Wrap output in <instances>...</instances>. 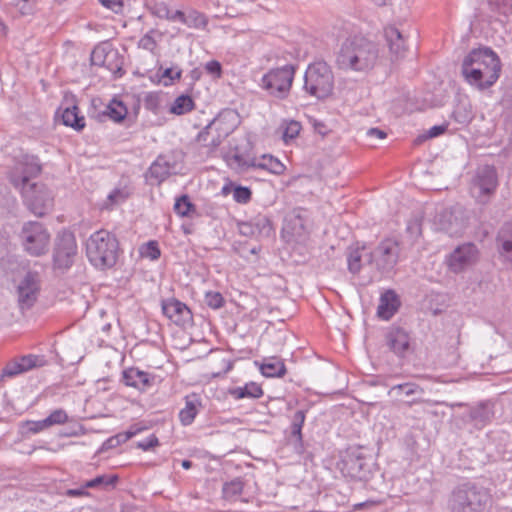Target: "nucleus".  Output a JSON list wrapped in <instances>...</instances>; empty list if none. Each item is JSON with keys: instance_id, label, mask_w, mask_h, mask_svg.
<instances>
[{"instance_id": "nucleus-19", "label": "nucleus", "mask_w": 512, "mask_h": 512, "mask_svg": "<svg viewBox=\"0 0 512 512\" xmlns=\"http://www.w3.org/2000/svg\"><path fill=\"white\" fill-rule=\"evenodd\" d=\"M162 311L167 318L179 326L188 324L193 318L189 307L175 298L162 301Z\"/></svg>"}, {"instance_id": "nucleus-24", "label": "nucleus", "mask_w": 512, "mask_h": 512, "mask_svg": "<svg viewBox=\"0 0 512 512\" xmlns=\"http://www.w3.org/2000/svg\"><path fill=\"white\" fill-rule=\"evenodd\" d=\"M384 37L391 54V60H398L404 57L406 51V39L395 26H388L384 29Z\"/></svg>"}, {"instance_id": "nucleus-14", "label": "nucleus", "mask_w": 512, "mask_h": 512, "mask_svg": "<svg viewBox=\"0 0 512 512\" xmlns=\"http://www.w3.org/2000/svg\"><path fill=\"white\" fill-rule=\"evenodd\" d=\"M478 255L479 250L474 243L459 245L447 258L448 268L453 273H461L477 262Z\"/></svg>"}, {"instance_id": "nucleus-58", "label": "nucleus", "mask_w": 512, "mask_h": 512, "mask_svg": "<svg viewBox=\"0 0 512 512\" xmlns=\"http://www.w3.org/2000/svg\"><path fill=\"white\" fill-rule=\"evenodd\" d=\"M144 106L150 111H157L160 106V97L157 93H148L144 97Z\"/></svg>"}, {"instance_id": "nucleus-2", "label": "nucleus", "mask_w": 512, "mask_h": 512, "mask_svg": "<svg viewBox=\"0 0 512 512\" xmlns=\"http://www.w3.org/2000/svg\"><path fill=\"white\" fill-rule=\"evenodd\" d=\"M499 56L488 47L473 49L463 59L461 71L465 80L479 90L493 86L500 77Z\"/></svg>"}, {"instance_id": "nucleus-39", "label": "nucleus", "mask_w": 512, "mask_h": 512, "mask_svg": "<svg viewBox=\"0 0 512 512\" xmlns=\"http://www.w3.org/2000/svg\"><path fill=\"white\" fill-rule=\"evenodd\" d=\"M194 101L189 95L182 94L178 96L170 108V112L175 115H183L194 109Z\"/></svg>"}, {"instance_id": "nucleus-61", "label": "nucleus", "mask_w": 512, "mask_h": 512, "mask_svg": "<svg viewBox=\"0 0 512 512\" xmlns=\"http://www.w3.org/2000/svg\"><path fill=\"white\" fill-rule=\"evenodd\" d=\"M104 7L114 13H121L124 8V0H98Z\"/></svg>"}, {"instance_id": "nucleus-13", "label": "nucleus", "mask_w": 512, "mask_h": 512, "mask_svg": "<svg viewBox=\"0 0 512 512\" xmlns=\"http://www.w3.org/2000/svg\"><path fill=\"white\" fill-rule=\"evenodd\" d=\"M257 157L254 152V146L248 138L241 139L225 155L227 165L237 173L247 172L256 164Z\"/></svg>"}, {"instance_id": "nucleus-12", "label": "nucleus", "mask_w": 512, "mask_h": 512, "mask_svg": "<svg viewBox=\"0 0 512 512\" xmlns=\"http://www.w3.org/2000/svg\"><path fill=\"white\" fill-rule=\"evenodd\" d=\"M78 253L75 235L68 230L59 232L53 248V268L66 271L72 267Z\"/></svg>"}, {"instance_id": "nucleus-50", "label": "nucleus", "mask_w": 512, "mask_h": 512, "mask_svg": "<svg viewBox=\"0 0 512 512\" xmlns=\"http://www.w3.org/2000/svg\"><path fill=\"white\" fill-rule=\"evenodd\" d=\"M141 255L144 257H147L151 260H157L161 256V251L158 246L157 241L151 240L147 242L142 248H141Z\"/></svg>"}, {"instance_id": "nucleus-49", "label": "nucleus", "mask_w": 512, "mask_h": 512, "mask_svg": "<svg viewBox=\"0 0 512 512\" xmlns=\"http://www.w3.org/2000/svg\"><path fill=\"white\" fill-rule=\"evenodd\" d=\"M252 191L246 186L236 185L233 188V199L240 204H246L251 200Z\"/></svg>"}, {"instance_id": "nucleus-29", "label": "nucleus", "mask_w": 512, "mask_h": 512, "mask_svg": "<svg viewBox=\"0 0 512 512\" xmlns=\"http://www.w3.org/2000/svg\"><path fill=\"white\" fill-rule=\"evenodd\" d=\"M261 373L265 377H282L286 373V366L278 357H267L259 365Z\"/></svg>"}, {"instance_id": "nucleus-7", "label": "nucleus", "mask_w": 512, "mask_h": 512, "mask_svg": "<svg viewBox=\"0 0 512 512\" xmlns=\"http://www.w3.org/2000/svg\"><path fill=\"white\" fill-rule=\"evenodd\" d=\"M23 250L32 257H41L49 251L51 234L39 221H27L18 233Z\"/></svg>"}, {"instance_id": "nucleus-51", "label": "nucleus", "mask_w": 512, "mask_h": 512, "mask_svg": "<svg viewBox=\"0 0 512 512\" xmlns=\"http://www.w3.org/2000/svg\"><path fill=\"white\" fill-rule=\"evenodd\" d=\"M392 391H396L398 395L410 397L417 393H422V389L414 383H404L392 387Z\"/></svg>"}, {"instance_id": "nucleus-53", "label": "nucleus", "mask_w": 512, "mask_h": 512, "mask_svg": "<svg viewBox=\"0 0 512 512\" xmlns=\"http://www.w3.org/2000/svg\"><path fill=\"white\" fill-rule=\"evenodd\" d=\"M154 33H156V30L151 29L143 37H141L138 42V47L150 52H154L157 47V41L153 37Z\"/></svg>"}, {"instance_id": "nucleus-62", "label": "nucleus", "mask_w": 512, "mask_h": 512, "mask_svg": "<svg viewBox=\"0 0 512 512\" xmlns=\"http://www.w3.org/2000/svg\"><path fill=\"white\" fill-rule=\"evenodd\" d=\"M181 74L182 71L180 69L174 71L173 68H166L161 75L162 79H164V85L167 86L171 84L173 80L180 79Z\"/></svg>"}, {"instance_id": "nucleus-4", "label": "nucleus", "mask_w": 512, "mask_h": 512, "mask_svg": "<svg viewBox=\"0 0 512 512\" xmlns=\"http://www.w3.org/2000/svg\"><path fill=\"white\" fill-rule=\"evenodd\" d=\"M448 504L451 512H489L492 498L484 487L467 482L454 488Z\"/></svg>"}, {"instance_id": "nucleus-34", "label": "nucleus", "mask_w": 512, "mask_h": 512, "mask_svg": "<svg viewBox=\"0 0 512 512\" xmlns=\"http://www.w3.org/2000/svg\"><path fill=\"white\" fill-rule=\"evenodd\" d=\"M366 247L365 245L356 248H350L347 255V265L350 273L356 275L362 269V261L366 260Z\"/></svg>"}, {"instance_id": "nucleus-55", "label": "nucleus", "mask_w": 512, "mask_h": 512, "mask_svg": "<svg viewBox=\"0 0 512 512\" xmlns=\"http://www.w3.org/2000/svg\"><path fill=\"white\" fill-rule=\"evenodd\" d=\"M127 198V194L121 189L113 190L107 197L108 203L105 204V208L109 209L114 205L124 202Z\"/></svg>"}, {"instance_id": "nucleus-11", "label": "nucleus", "mask_w": 512, "mask_h": 512, "mask_svg": "<svg viewBox=\"0 0 512 512\" xmlns=\"http://www.w3.org/2000/svg\"><path fill=\"white\" fill-rule=\"evenodd\" d=\"M498 187V175L494 166L484 165L478 167L471 181V196L479 204H487L494 196Z\"/></svg>"}, {"instance_id": "nucleus-16", "label": "nucleus", "mask_w": 512, "mask_h": 512, "mask_svg": "<svg viewBox=\"0 0 512 512\" xmlns=\"http://www.w3.org/2000/svg\"><path fill=\"white\" fill-rule=\"evenodd\" d=\"M462 214V211L456 209L441 210L434 218L435 229L450 236L461 235L466 228V222Z\"/></svg>"}, {"instance_id": "nucleus-28", "label": "nucleus", "mask_w": 512, "mask_h": 512, "mask_svg": "<svg viewBox=\"0 0 512 512\" xmlns=\"http://www.w3.org/2000/svg\"><path fill=\"white\" fill-rule=\"evenodd\" d=\"M174 18L189 28L203 29L208 23L206 16L196 10H190L187 13L176 10Z\"/></svg>"}, {"instance_id": "nucleus-20", "label": "nucleus", "mask_w": 512, "mask_h": 512, "mask_svg": "<svg viewBox=\"0 0 512 512\" xmlns=\"http://www.w3.org/2000/svg\"><path fill=\"white\" fill-rule=\"evenodd\" d=\"M157 376L135 367L125 369L122 373V381L126 386L134 387L145 392L156 383Z\"/></svg>"}, {"instance_id": "nucleus-15", "label": "nucleus", "mask_w": 512, "mask_h": 512, "mask_svg": "<svg viewBox=\"0 0 512 512\" xmlns=\"http://www.w3.org/2000/svg\"><path fill=\"white\" fill-rule=\"evenodd\" d=\"M16 292L21 311L29 310L37 301L40 292L38 274L36 272H27L18 284Z\"/></svg>"}, {"instance_id": "nucleus-42", "label": "nucleus", "mask_w": 512, "mask_h": 512, "mask_svg": "<svg viewBox=\"0 0 512 512\" xmlns=\"http://www.w3.org/2000/svg\"><path fill=\"white\" fill-rule=\"evenodd\" d=\"M174 211L181 217H188L196 211V206L190 201L188 195L183 194L176 199Z\"/></svg>"}, {"instance_id": "nucleus-17", "label": "nucleus", "mask_w": 512, "mask_h": 512, "mask_svg": "<svg viewBox=\"0 0 512 512\" xmlns=\"http://www.w3.org/2000/svg\"><path fill=\"white\" fill-rule=\"evenodd\" d=\"M45 364L46 360L41 355L29 354L13 358L2 368V378H13L34 368L42 367Z\"/></svg>"}, {"instance_id": "nucleus-57", "label": "nucleus", "mask_w": 512, "mask_h": 512, "mask_svg": "<svg viewBox=\"0 0 512 512\" xmlns=\"http://www.w3.org/2000/svg\"><path fill=\"white\" fill-rule=\"evenodd\" d=\"M204 68L205 71L213 78L219 79L222 77L223 70L222 65L219 61L211 60L205 64Z\"/></svg>"}, {"instance_id": "nucleus-9", "label": "nucleus", "mask_w": 512, "mask_h": 512, "mask_svg": "<svg viewBox=\"0 0 512 512\" xmlns=\"http://www.w3.org/2000/svg\"><path fill=\"white\" fill-rule=\"evenodd\" d=\"M401 244L395 238H385L366 253V262L374 264L382 275L391 273L400 260Z\"/></svg>"}, {"instance_id": "nucleus-38", "label": "nucleus", "mask_w": 512, "mask_h": 512, "mask_svg": "<svg viewBox=\"0 0 512 512\" xmlns=\"http://www.w3.org/2000/svg\"><path fill=\"white\" fill-rule=\"evenodd\" d=\"M119 480L118 475L112 474V475H98L95 478L86 481L85 487L89 488H101V489H108V488H114Z\"/></svg>"}, {"instance_id": "nucleus-10", "label": "nucleus", "mask_w": 512, "mask_h": 512, "mask_svg": "<svg viewBox=\"0 0 512 512\" xmlns=\"http://www.w3.org/2000/svg\"><path fill=\"white\" fill-rule=\"evenodd\" d=\"M296 68V65L287 64L270 69L261 79L262 88L275 98L285 99L291 90Z\"/></svg>"}, {"instance_id": "nucleus-43", "label": "nucleus", "mask_w": 512, "mask_h": 512, "mask_svg": "<svg viewBox=\"0 0 512 512\" xmlns=\"http://www.w3.org/2000/svg\"><path fill=\"white\" fill-rule=\"evenodd\" d=\"M491 11L503 16L506 21L512 16V0H489Z\"/></svg>"}, {"instance_id": "nucleus-44", "label": "nucleus", "mask_w": 512, "mask_h": 512, "mask_svg": "<svg viewBox=\"0 0 512 512\" xmlns=\"http://www.w3.org/2000/svg\"><path fill=\"white\" fill-rule=\"evenodd\" d=\"M469 417L475 422V425H484L491 418V411L485 405H479L471 409Z\"/></svg>"}, {"instance_id": "nucleus-26", "label": "nucleus", "mask_w": 512, "mask_h": 512, "mask_svg": "<svg viewBox=\"0 0 512 512\" xmlns=\"http://www.w3.org/2000/svg\"><path fill=\"white\" fill-rule=\"evenodd\" d=\"M401 305L400 299L394 290H386L381 294L377 315L383 320L391 319Z\"/></svg>"}, {"instance_id": "nucleus-8", "label": "nucleus", "mask_w": 512, "mask_h": 512, "mask_svg": "<svg viewBox=\"0 0 512 512\" xmlns=\"http://www.w3.org/2000/svg\"><path fill=\"white\" fill-rule=\"evenodd\" d=\"M340 470L352 480L368 481L376 470V464L363 447H351L341 461Z\"/></svg>"}, {"instance_id": "nucleus-46", "label": "nucleus", "mask_w": 512, "mask_h": 512, "mask_svg": "<svg viewBox=\"0 0 512 512\" xmlns=\"http://www.w3.org/2000/svg\"><path fill=\"white\" fill-rule=\"evenodd\" d=\"M49 425L47 423L46 418L39 421H26L22 424V433L23 434H36L45 429H48Z\"/></svg>"}, {"instance_id": "nucleus-47", "label": "nucleus", "mask_w": 512, "mask_h": 512, "mask_svg": "<svg viewBox=\"0 0 512 512\" xmlns=\"http://www.w3.org/2000/svg\"><path fill=\"white\" fill-rule=\"evenodd\" d=\"M205 303L212 309H220L224 306L225 300L220 292L207 291L205 293Z\"/></svg>"}, {"instance_id": "nucleus-54", "label": "nucleus", "mask_w": 512, "mask_h": 512, "mask_svg": "<svg viewBox=\"0 0 512 512\" xmlns=\"http://www.w3.org/2000/svg\"><path fill=\"white\" fill-rule=\"evenodd\" d=\"M47 423L49 427L54 425H61L68 421V415L65 410L57 409L50 413L48 417H46Z\"/></svg>"}, {"instance_id": "nucleus-6", "label": "nucleus", "mask_w": 512, "mask_h": 512, "mask_svg": "<svg viewBox=\"0 0 512 512\" xmlns=\"http://www.w3.org/2000/svg\"><path fill=\"white\" fill-rule=\"evenodd\" d=\"M303 90L317 100H325L333 94L334 74L325 61L318 60L308 65Z\"/></svg>"}, {"instance_id": "nucleus-37", "label": "nucleus", "mask_w": 512, "mask_h": 512, "mask_svg": "<svg viewBox=\"0 0 512 512\" xmlns=\"http://www.w3.org/2000/svg\"><path fill=\"white\" fill-rule=\"evenodd\" d=\"M244 482L240 477L225 482L222 486V496L225 500H235L243 493Z\"/></svg>"}, {"instance_id": "nucleus-36", "label": "nucleus", "mask_w": 512, "mask_h": 512, "mask_svg": "<svg viewBox=\"0 0 512 512\" xmlns=\"http://www.w3.org/2000/svg\"><path fill=\"white\" fill-rule=\"evenodd\" d=\"M284 230L296 237H301L305 234V221L302 211H294L291 214Z\"/></svg>"}, {"instance_id": "nucleus-59", "label": "nucleus", "mask_w": 512, "mask_h": 512, "mask_svg": "<svg viewBox=\"0 0 512 512\" xmlns=\"http://www.w3.org/2000/svg\"><path fill=\"white\" fill-rule=\"evenodd\" d=\"M13 4L19 8L22 15H31L34 12L33 0H14Z\"/></svg>"}, {"instance_id": "nucleus-33", "label": "nucleus", "mask_w": 512, "mask_h": 512, "mask_svg": "<svg viewBox=\"0 0 512 512\" xmlns=\"http://www.w3.org/2000/svg\"><path fill=\"white\" fill-rule=\"evenodd\" d=\"M252 229L255 232L254 238H269L273 234L271 220L265 215H257L251 219Z\"/></svg>"}, {"instance_id": "nucleus-21", "label": "nucleus", "mask_w": 512, "mask_h": 512, "mask_svg": "<svg viewBox=\"0 0 512 512\" xmlns=\"http://www.w3.org/2000/svg\"><path fill=\"white\" fill-rule=\"evenodd\" d=\"M219 124V121L214 119L197 135V143L201 147L207 148V152L215 151L221 145L224 138L228 135V133L222 134L220 132Z\"/></svg>"}, {"instance_id": "nucleus-45", "label": "nucleus", "mask_w": 512, "mask_h": 512, "mask_svg": "<svg viewBox=\"0 0 512 512\" xmlns=\"http://www.w3.org/2000/svg\"><path fill=\"white\" fill-rule=\"evenodd\" d=\"M452 116L456 122L463 125L468 124L473 119L471 107L463 104L454 109Z\"/></svg>"}, {"instance_id": "nucleus-60", "label": "nucleus", "mask_w": 512, "mask_h": 512, "mask_svg": "<svg viewBox=\"0 0 512 512\" xmlns=\"http://www.w3.org/2000/svg\"><path fill=\"white\" fill-rule=\"evenodd\" d=\"M158 445L159 440L154 434L150 435L147 439L136 443V447L143 451L151 450Z\"/></svg>"}, {"instance_id": "nucleus-48", "label": "nucleus", "mask_w": 512, "mask_h": 512, "mask_svg": "<svg viewBox=\"0 0 512 512\" xmlns=\"http://www.w3.org/2000/svg\"><path fill=\"white\" fill-rule=\"evenodd\" d=\"M301 130V125L297 121H290L288 122L283 130L282 138L284 142L288 143L289 141L295 139Z\"/></svg>"}, {"instance_id": "nucleus-30", "label": "nucleus", "mask_w": 512, "mask_h": 512, "mask_svg": "<svg viewBox=\"0 0 512 512\" xmlns=\"http://www.w3.org/2000/svg\"><path fill=\"white\" fill-rule=\"evenodd\" d=\"M263 393L262 387L256 382H249L243 387H233L228 390V394L236 400L243 398L258 399L263 396Z\"/></svg>"}, {"instance_id": "nucleus-27", "label": "nucleus", "mask_w": 512, "mask_h": 512, "mask_svg": "<svg viewBox=\"0 0 512 512\" xmlns=\"http://www.w3.org/2000/svg\"><path fill=\"white\" fill-rule=\"evenodd\" d=\"M128 109L122 101L112 99L102 112L96 115L91 114V117H95L99 122H103L106 118L111 119L116 123H121L127 116Z\"/></svg>"}, {"instance_id": "nucleus-18", "label": "nucleus", "mask_w": 512, "mask_h": 512, "mask_svg": "<svg viewBox=\"0 0 512 512\" xmlns=\"http://www.w3.org/2000/svg\"><path fill=\"white\" fill-rule=\"evenodd\" d=\"M385 343L390 351L398 357H404L410 350V336L406 330L391 326L385 333Z\"/></svg>"}, {"instance_id": "nucleus-22", "label": "nucleus", "mask_w": 512, "mask_h": 512, "mask_svg": "<svg viewBox=\"0 0 512 512\" xmlns=\"http://www.w3.org/2000/svg\"><path fill=\"white\" fill-rule=\"evenodd\" d=\"M118 58V52L114 51L112 49L107 50V47L105 45H98L96 46L90 55V61L92 65L95 66H105L110 71L113 72V74L116 77H121L124 74V70L122 68L121 64H116L115 66H112L110 63V60H114Z\"/></svg>"}, {"instance_id": "nucleus-35", "label": "nucleus", "mask_w": 512, "mask_h": 512, "mask_svg": "<svg viewBox=\"0 0 512 512\" xmlns=\"http://www.w3.org/2000/svg\"><path fill=\"white\" fill-rule=\"evenodd\" d=\"M254 169L266 170L275 175H281L285 171V166L272 155H263L257 159Z\"/></svg>"}, {"instance_id": "nucleus-64", "label": "nucleus", "mask_w": 512, "mask_h": 512, "mask_svg": "<svg viewBox=\"0 0 512 512\" xmlns=\"http://www.w3.org/2000/svg\"><path fill=\"white\" fill-rule=\"evenodd\" d=\"M446 130H447V124L435 125L428 130V132L424 136V138L426 139V138L438 137V136L442 135L443 133H445Z\"/></svg>"}, {"instance_id": "nucleus-56", "label": "nucleus", "mask_w": 512, "mask_h": 512, "mask_svg": "<svg viewBox=\"0 0 512 512\" xmlns=\"http://www.w3.org/2000/svg\"><path fill=\"white\" fill-rule=\"evenodd\" d=\"M406 232L413 238L417 239L422 234L421 220L417 217L412 218L408 221Z\"/></svg>"}, {"instance_id": "nucleus-32", "label": "nucleus", "mask_w": 512, "mask_h": 512, "mask_svg": "<svg viewBox=\"0 0 512 512\" xmlns=\"http://www.w3.org/2000/svg\"><path fill=\"white\" fill-rule=\"evenodd\" d=\"M200 405L196 395L186 397L185 407L179 412V419L182 425L188 426L193 423L198 414L197 406Z\"/></svg>"}, {"instance_id": "nucleus-31", "label": "nucleus", "mask_w": 512, "mask_h": 512, "mask_svg": "<svg viewBox=\"0 0 512 512\" xmlns=\"http://www.w3.org/2000/svg\"><path fill=\"white\" fill-rule=\"evenodd\" d=\"M62 123L65 126L71 127L76 131H81L85 127V118L79 115V108L77 105L67 107L63 110Z\"/></svg>"}, {"instance_id": "nucleus-52", "label": "nucleus", "mask_w": 512, "mask_h": 512, "mask_svg": "<svg viewBox=\"0 0 512 512\" xmlns=\"http://www.w3.org/2000/svg\"><path fill=\"white\" fill-rule=\"evenodd\" d=\"M503 117L505 121L512 122V89H508L502 99Z\"/></svg>"}, {"instance_id": "nucleus-63", "label": "nucleus", "mask_w": 512, "mask_h": 512, "mask_svg": "<svg viewBox=\"0 0 512 512\" xmlns=\"http://www.w3.org/2000/svg\"><path fill=\"white\" fill-rule=\"evenodd\" d=\"M238 230L239 233L246 237H253L255 236V232H253L251 220L247 222H239L238 223Z\"/></svg>"}, {"instance_id": "nucleus-25", "label": "nucleus", "mask_w": 512, "mask_h": 512, "mask_svg": "<svg viewBox=\"0 0 512 512\" xmlns=\"http://www.w3.org/2000/svg\"><path fill=\"white\" fill-rule=\"evenodd\" d=\"M495 241L499 255L512 264V221L502 224Z\"/></svg>"}, {"instance_id": "nucleus-1", "label": "nucleus", "mask_w": 512, "mask_h": 512, "mask_svg": "<svg viewBox=\"0 0 512 512\" xmlns=\"http://www.w3.org/2000/svg\"><path fill=\"white\" fill-rule=\"evenodd\" d=\"M40 173L38 158L25 155L17 162L15 171L10 174V181L16 188L21 189L27 209L37 217H44L53 209L54 197L45 184L30 183V179Z\"/></svg>"}, {"instance_id": "nucleus-3", "label": "nucleus", "mask_w": 512, "mask_h": 512, "mask_svg": "<svg viewBox=\"0 0 512 512\" xmlns=\"http://www.w3.org/2000/svg\"><path fill=\"white\" fill-rule=\"evenodd\" d=\"M378 59V48L373 42L354 37L347 39L336 55V65L341 70L368 71Z\"/></svg>"}, {"instance_id": "nucleus-5", "label": "nucleus", "mask_w": 512, "mask_h": 512, "mask_svg": "<svg viewBox=\"0 0 512 512\" xmlns=\"http://www.w3.org/2000/svg\"><path fill=\"white\" fill-rule=\"evenodd\" d=\"M118 253L119 242L116 236L107 230L96 231L87 240L86 254L96 268L104 270L115 266Z\"/></svg>"}, {"instance_id": "nucleus-23", "label": "nucleus", "mask_w": 512, "mask_h": 512, "mask_svg": "<svg viewBox=\"0 0 512 512\" xmlns=\"http://www.w3.org/2000/svg\"><path fill=\"white\" fill-rule=\"evenodd\" d=\"M177 163L167 155H160L151 164L146 176L158 184L165 181L171 174L176 173Z\"/></svg>"}, {"instance_id": "nucleus-40", "label": "nucleus", "mask_w": 512, "mask_h": 512, "mask_svg": "<svg viewBox=\"0 0 512 512\" xmlns=\"http://www.w3.org/2000/svg\"><path fill=\"white\" fill-rule=\"evenodd\" d=\"M147 7L151 14L158 18L176 21L175 11H171L165 2L151 1Z\"/></svg>"}, {"instance_id": "nucleus-41", "label": "nucleus", "mask_w": 512, "mask_h": 512, "mask_svg": "<svg viewBox=\"0 0 512 512\" xmlns=\"http://www.w3.org/2000/svg\"><path fill=\"white\" fill-rule=\"evenodd\" d=\"M306 419V410H297L291 421V437L295 438L298 442L303 441L302 428Z\"/></svg>"}]
</instances>
